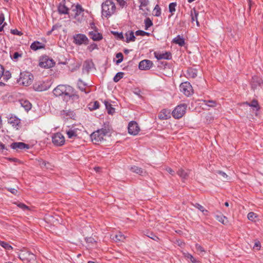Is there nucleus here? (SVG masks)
Wrapping results in <instances>:
<instances>
[{"instance_id":"f257e3e1","label":"nucleus","mask_w":263,"mask_h":263,"mask_svg":"<svg viewBox=\"0 0 263 263\" xmlns=\"http://www.w3.org/2000/svg\"><path fill=\"white\" fill-rule=\"evenodd\" d=\"M53 93L56 97H62L66 101L70 99L77 100L79 98L78 95L74 94L73 88L67 85H59L53 90Z\"/></svg>"},{"instance_id":"f03ea898","label":"nucleus","mask_w":263,"mask_h":263,"mask_svg":"<svg viewBox=\"0 0 263 263\" xmlns=\"http://www.w3.org/2000/svg\"><path fill=\"white\" fill-rule=\"evenodd\" d=\"M116 10V5L112 0H105L102 4V14L106 18L114 14Z\"/></svg>"},{"instance_id":"7ed1b4c3","label":"nucleus","mask_w":263,"mask_h":263,"mask_svg":"<svg viewBox=\"0 0 263 263\" xmlns=\"http://www.w3.org/2000/svg\"><path fill=\"white\" fill-rule=\"evenodd\" d=\"M110 132L109 128H102L101 129H98L90 135V138L92 142L94 144H98L99 142L102 141L104 140V138Z\"/></svg>"},{"instance_id":"20e7f679","label":"nucleus","mask_w":263,"mask_h":263,"mask_svg":"<svg viewBox=\"0 0 263 263\" xmlns=\"http://www.w3.org/2000/svg\"><path fill=\"white\" fill-rule=\"evenodd\" d=\"M33 78V77L31 73L24 71L21 72L18 82L24 86H29L32 83Z\"/></svg>"},{"instance_id":"39448f33","label":"nucleus","mask_w":263,"mask_h":263,"mask_svg":"<svg viewBox=\"0 0 263 263\" xmlns=\"http://www.w3.org/2000/svg\"><path fill=\"white\" fill-rule=\"evenodd\" d=\"M186 105L182 104L178 105L172 111V115L175 119L181 118L185 113Z\"/></svg>"},{"instance_id":"423d86ee","label":"nucleus","mask_w":263,"mask_h":263,"mask_svg":"<svg viewBox=\"0 0 263 263\" xmlns=\"http://www.w3.org/2000/svg\"><path fill=\"white\" fill-rule=\"evenodd\" d=\"M39 66L42 68H49L53 67L54 62L47 56L42 57L40 59Z\"/></svg>"},{"instance_id":"0eeeda50","label":"nucleus","mask_w":263,"mask_h":263,"mask_svg":"<svg viewBox=\"0 0 263 263\" xmlns=\"http://www.w3.org/2000/svg\"><path fill=\"white\" fill-rule=\"evenodd\" d=\"M180 90L186 96L191 95L193 91L192 86L188 82L182 83L180 85Z\"/></svg>"},{"instance_id":"6e6552de","label":"nucleus","mask_w":263,"mask_h":263,"mask_svg":"<svg viewBox=\"0 0 263 263\" xmlns=\"http://www.w3.org/2000/svg\"><path fill=\"white\" fill-rule=\"evenodd\" d=\"M52 141L56 146H62L65 143V138L61 133H57L52 136Z\"/></svg>"},{"instance_id":"1a4fd4ad","label":"nucleus","mask_w":263,"mask_h":263,"mask_svg":"<svg viewBox=\"0 0 263 263\" xmlns=\"http://www.w3.org/2000/svg\"><path fill=\"white\" fill-rule=\"evenodd\" d=\"M74 43L77 45L82 44L87 45L88 44V39L87 36L83 34H77L73 36Z\"/></svg>"},{"instance_id":"9d476101","label":"nucleus","mask_w":263,"mask_h":263,"mask_svg":"<svg viewBox=\"0 0 263 263\" xmlns=\"http://www.w3.org/2000/svg\"><path fill=\"white\" fill-rule=\"evenodd\" d=\"M128 133L130 135H136L140 131V128L136 122L131 121L128 124Z\"/></svg>"},{"instance_id":"9b49d317","label":"nucleus","mask_w":263,"mask_h":263,"mask_svg":"<svg viewBox=\"0 0 263 263\" xmlns=\"http://www.w3.org/2000/svg\"><path fill=\"white\" fill-rule=\"evenodd\" d=\"M153 62L148 60H144L141 61L139 64V68L142 70H147L149 69L153 66Z\"/></svg>"},{"instance_id":"f8f14e48","label":"nucleus","mask_w":263,"mask_h":263,"mask_svg":"<svg viewBox=\"0 0 263 263\" xmlns=\"http://www.w3.org/2000/svg\"><path fill=\"white\" fill-rule=\"evenodd\" d=\"M10 146L11 148L15 149L16 151H20L24 149H28L29 148L28 144L21 142L12 143Z\"/></svg>"},{"instance_id":"ddd939ff","label":"nucleus","mask_w":263,"mask_h":263,"mask_svg":"<svg viewBox=\"0 0 263 263\" xmlns=\"http://www.w3.org/2000/svg\"><path fill=\"white\" fill-rule=\"evenodd\" d=\"M263 86V81L257 77H254L252 78V80L251 81V87L252 89L254 90L258 88V87H261Z\"/></svg>"},{"instance_id":"4468645a","label":"nucleus","mask_w":263,"mask_h":263,"mask_svg":"<svg viewBox=\"0 0 263 263\" xmlns=\"http://www.w3.org/2000/svg\"><path fill=\"white\" fill-rule=\"evenodd\" d=\"M8 123L16 129H19L21 126V120L16 116H11L8 119Z\"/></svg>"},{"instance_id":"2eb2a0df","label":"nucleus","mask_w":263,"mask_h":263,"mask_svg":"<svg viewBox=\"0 0 263 263\" xmlns=\"http://www.w3.org/2000/svg\"><path fill=\"white\" fill-rule=\"evenodd\" d=\"M154 55L155 57L158 60L162 59L170 60L172 58V54L170 52H165L164 53L155 52Z\"/></svg>"},{"instance_id":"dca6fc26","label":"nucleus","mask_w":263,"mask_h":263,"mask_svg":"<svg viewBox=\"0 0 263 263\" xmlns=\"http://www.w3.org/2000/svg\"><path fill=\"white\" fill-rule=\"evenodd\" d=\"M33 87L36 91H42L47 90L49 86L45 82L40 81L35 83Z\"/></svg>"},{"instance_id":"f3484780","label":"nucleus","mask_w":263,"mask_h":263,"mask_svg":"<svg viewBox=\"0 0 263 263\" xmlns=\"http://www.w3.org/2000/svg\"><path fill=\"white\" fill-rule=\"evenodd\" d=\"M19 257L21 260L25 261L29 259H34V255L33 253L27 251L21 253L19 255Z\"/></svg>"},{"instance_id":"a211bd4d","label":"nucleus","mask_w":263,"mask_h":263,"mask_svg":"<svg viewBox=\"0 0 263 263\" xmlns=\"http://www.w3.org/2000/svg\"><path fill=\"white\" fill-rule=\"evenodd\" d=\"M158 118L162 120H167L171 118V110L166 109H162L159 114Z\"/></svg>"},{"instance_id":"6ab92c4d","label":"nucleus","mask_w":263,"mask_h":263,"mask_svg":"<svg viewBox=\"0 0 263 263\" xmlns=\"http://www.w3.org/2000/svg\"><path fill=\"white\" fill-rule=\"evenodd\" d=\"M89 36L95 41H100L103 38L102 35L97 31H92L89 32Z\"/></svg>"},{"instance_id":"aec40b11","label":"nucleus","mask_w":263,"mask_h":263,"mask_svg":"<svg viewBox=\"0 0 263 263\" xmlns=\"http://www.w3.org/2000/svg\"><path fill=\"white\" fill-rule=\"evenodd\" d=\"M58 12L61 14H68L69 9L64 3H61L58 6Z\"/></svg>"},{"instance_id":"412c9836","label":"nucleus","mask_w":263,"mask_h":263,"mask_svg":"<svg viewBox=\"0 0 263 263\" xmlns=\"http://www.w3.org/2000/svg\"><path fill=\"white\" fill-rule=\"evenodd\" d=\"M197 76V70L196 69L189 68L187 70L186 77L188 79H194Z\"/></svg>"},{"instance_id":"4be33fe9","label":"nucleus","mask_w":263,"mask_h":263,"mask_svg":"<svg viewBox=\"0 0 263 263\" xmlns=\"http://www.w3.org/2000/svg\"><path fill=\"white\" fill-rule=\"evenodd\" d=\"M112 239L116 242H123L125 239V237L121 232L112 235Z\"/></svg>"},{"instance_id":"5701e85b","label":"nucleus","mask_w":263,"mask_h":263,"mask_svg":"<svg viewBox=\"0 0 263 263\" xmlns=\"http://www.w3.org/2000/svg\"><path fill=\"white\" fill-rule=\"evenodd\" d=\"M30 48L32 50L36 51L39 49L44 48L45 45L40 42L35 41L31 44Z\"/></svg>"},{"instance_id":"b1692460","label":"nucleus","mask_w":263,"mask_h":263,"mask_svg":"<svg viewBox=\"0 0 263 263\" xmlns=\"http://www.w3.org/2000/svg\"><path fill=\"white\" fill-rule=\"evenodd\" d=\"M126 42L129 43L130 42H134L136 40V37L134 35V33L133 31H128L125 33Z\"/></svg>"},{"instance_id":"393cba45","label":"nucleus","mask_w":263,"mask_h":263,"mask_svg":"<svg viewBox=\"0 0 263 263\" xmlns=\"http://www.w3.org/2000/svg\"><path fill=\"white\" fill-rule=\"evenodd\" d=\"M198 15V12L196 10L195 8H193L191 10V20L192 22H193L194 21H196L197 25L198 26H199V22L197 20V16Z\"/></svg>"},{"instance_id":"a878e982","label":"nucleus","mask_w":263,"mask_h":263,"mask_svg":"<svg viewBox=\"0 0 263 263\" xmlns=\"http://www.w3.org/2000/svg\"><path fill=\"white\" fill-rule=\"evenodd\" d=\"M73 11L75 12L74 14V18H77V17L81 15L82 13H83L84 10L83 9L82 7L79 5H77L74 7V8L72 10Z\"/></svg>"},{"instance_id":"bb28decb","label":"nucleus","mask_w":263,"mask_h":263,"mask_svg":"<svg viewBox=\"0 0 263 263\" xmlns=\"http://www.w3.org/2000/svg\"><path fill=\"white\" fill-rule=\"evenodd\" d=\"M173 42L176 44H178L180 46H183L185 44L184 39L179 35H177L173 39Z\"/></svg>"},{"instance_id":"cd10ccee","label":"nucleus","mask_w":263,"mask_h":263,"mask_svg":"<svg viewBox=\"0 0 263 263\" xmlns=\"http://www.w3.org/2000/svg\"><path fill=\"white\" fill-rule=\"evenodd\" d=\"M243 104H247V105H248L251 107L255 108L257 110L259 109V104L258 103L257 101L256 100H253L251 103L246 102H244Z\"/></svg>"},{"instance_id":"c85d7f7f","label":"nucleus","mask_w":263,"mask_h":263,"mask_svg":"<svg viewBox=\"0 0 263 263\" xmlns=\"http://www.w3.org/2000/svg\"><path fill=\"white\" fill-rule=\"evenodd\" d=\"M215 217L219 222L223 224H226L228 223L227 218L223 215H217Z\"/></svg>"},{"instance_id":"c756f323","label":"nucleus","mask_w":263,"mask_h":263,"mask_svg":"<svg viewBox=\"0 0 263 263\" xmlns=\"http://www.w3.org/2000/svg\"><path fill=\"white\" fill-rule=\"evenodd\" d=\"M104 104H105L106 108L107 110V112L109 114L112 115L115 112V108L112 107V105L110 103H109L107 101H105Z\"/></svg>"},{"instance_id":"7c9ffc66","label":"nucleus","mask_w":263,"mask_h":263,"mask_svg":"<svg viewBox=\"0 0 263 263\" xmlns=\"http://www.w3.org/2000/svg\"><path fill=\"white\" fill-rule=\"evenodd\" d=\"M130 170L133 173H135L141 175H142L144 173H145L143 169L136 166L131 167Z\"/></svg>"},{"instance_id":"2f4dec72","label":"nucleus","mask_w":263,"mask_h":263,"mask_svg":"<svg viewBox=\"0 0 263 263\" xmlns=\"http://www.w3.org/2000/svg\"><path fill=\"white\" fill-rule=\"evenodd\" d=\"M66 133L69 138L74 139L77 137V134L76 129H69L66 132Z\"/></svg>"},{"instance_id":"473e14b6","label":"nucleus","mask_w":263,"mask_h":263,"mask_svg":"<svg viewBox=\"0 0 263 263\" xmlns=\"http://www.w3.org/2000/svg\"><path fill=\"white\" fill-rule=\"evenodd\" d=\"M205 105H207L209 107H214L217 106V102L215 101L209 100H204L203 101Z\"/></svg>"},{"instance_id":"72a5a7b5","label":"nucleus","mask_w":263,"mask_h":263,"mask_svg":"<svg viewBox=\"0 0 263 263\" xmlns=\"http://www.w3.org/2000/svg\"><path fill=\"white\" fill-rule=\"evenodd\" d=\"M92 65H93V63L91 62L86 61L85 62L84 65H83L84 69L87 72H89V70L91 69Z\"/></svg>"},{"instance_id":"f704fd0d","label":"nucleus","mask_w":263,"mask_h":263,"mask_svg":"<svg viewBox=\"0 0 263 263\" xmlns=\"http://www.w3.org/2000/svg\"><path fill=\"white\" fill-rule=\"evenodd\" d=\"M99 107V103L98 101L91 102L89 104L88 108L90 110L97 109Z\"/></svg>"},{"instance_id":"c9c22d12","label":"nucleus","mask_w":263,"mask_h":263,"mask_svg":"<svg viewBox=\"0 0 263 263\" xmlns=\"http://www.w3.org/2000/svg\"><path fill=\"white\" fill-rule=\"evenodd\" d=\"M178 175L182 179H186L188 176V173L184 170L181 168L177 172Z\"/></svg>"},{"instance_id":"e433bc0d","label":"nucleus","mask_w":263,"mask_h":263,"mask_svg":"<svg viewBox=\"0 0 263 263\" xmlns=\"http://www.w3.org/2000/svg\"><path fill=\"white\" fill-rule=\"evenodd\" d=\"M144 24H145V29L147 30L148 28L151 27L153 25V22L151 21V20L147 17L144 20Z\"/></svg>"},{"instance_id":"4c0bfd02","label":"nucleus","mask_w":263,"mask_h":263,"mask_svg":"<svg viewBox=\"0 0 263 263\" xmlns=\"http://www.w3.org/2000/svg\"><path fill=\"white\" fill-rule=\"evenodd\" d=\"M78 86L79 88L82 91H85L86 93H87L89 92V91H86V89L85 88V85L83 83V82L81 80H79L78 83Z\"/></svg>"},{"instance_id":"58836bf2","label":"nucleus","mask_w":263,"mask_h":263,"mask_svg":"<svg viewBox=\"0 0 263 263\" xmlns=\"http://www.w3.org/2000/svg\"><path fill=\"white\" fill-rule=\"evenodd\" d=\"M124 73L122 72H118L114 78V81L118 82L121 78H123Z\"/></svg>"},{"instance_id":"ea45409f","label":"nucleus","mask_w":263,"mask_h":263,"mask_svg":"<svg viewBox=\"0 0 263 263\" xmlns=\"http://www.w3.org/2000/svg\"><path fill=\"white\" fill-rule=\"evenodd\" d=\"M21 104L26 110H29L31 109V104L27 101H24L23 103H21Z\"/></svg>"},{"instance_id":"a19ab883","label":"nucleus","mask_w":263,"mask_h":263,"mask_svg":"<svg viewBox=\"0 0 263 263\" xmlns=\"http://www.w3.org/2000/svg\"><path fill=\"white\" fill-rule=\"evenodd\" d=\"M22 57V54L18 52L14 53L13 55L11 56V59L14 61H17L20 58Z\"/></svg>"},{"instance_id":"79ce46f5","label":"nucleus","mask_w":263,"mask_h":263,"mask_svg":"<svg viewBox=\"0 0 263 263\" xmlns=\"http://www.w3.org/2000/svg\"><path fill=\"white\" fill-rule=\"evenodd\" d=\"M0 245L6 250H10L12 249V247L6 242L0 241Z\"/></svg>"},{"instance_id":"37998d69","label":"nucleus","mask_w":263,"mask_h":263,"mask_svg":"<svg viewBox=\"0 0 263 263\" xmlns=\"http://www.w3.org/2000/svg\"><path fill=\"white\" fill-rule=\"evenodd\" d=\"M154 15L159 16L161 14V9L158 5H157L154 9Z\"/></svg>"},{"instance_id":"c03bdc74","label":"nucleus","mask_w":263,"mask_h":263,"mask_svg":"<svg viewBox=\"0 0 263 263\" xmlns=\"http://www.w3.org/2000/svg\"><path fill=\"white\" fill-rule=\"evenodd\" d=\"M116 57L118 59L116 61V64H119L123 61V54L121 52H119L116 54Z\"/></svg>"},{"instance_id":"a18cd8bd","label":"nucleus","mask_w":263,"mask_h":263,"mask_svg":"<svg viewBox=\"0 0 263 263\" xmlns=\"http://www.w3.org/2000/svg\"><path fill=\"white\" fill-rule=\"evenodd\" d=\"M61 114L62 115L66 117H71L72 116H73V111L70 110H63L62 111Z\"/></svg>"},{"instance_id":"49530a36","label":"nucleus","mask_w":263,"mask_h":263,"mask_svg":"<svg viewBox=\"0 0 263 263\" xmlns=\"http://www.w3.org/2000/svg\"><path fill=\"white\" fill-rule=\"evenodd\" d=\"M18 207L22 209L23 211L30 210L29 208L23 203H15Z\"/></svg>"},{"instance_id":"de8ad7c7","label":"nucleus","mask_w":263,"mask_h":263,"mask_svg":"<svg viewBox=\"0 0 263 263\" xmlns=\"http://www.w3.org/2000/svg\"><path fill=\"white\" fill-rule=\"evenodd\" d=\"M135 34L137 36H138V35H141V36L147 35V36H149V34H150L149 33L145 32V31H143V30H137V31H136Z\"/></svg>"},{"instance_id":"09e8293b","label":"nucleus","mask_w":263,"mask_h":263,"mask_svg":"<svg viewBox=\"0 0 263 263\" xmlns=\"http://www.w3.org/2000/svg\"><path fill=\"white\" fill-rule=\"evenodd\" d=\"M217 173L218 174L221 175L224 181H227V180H229V178L228 176L224 172L221 171H217Z\"/></svg>"},{"instance_id":"8fccbe9b","label":"nucleus","mask_w":263,"mask_h":263,"mask_svg":"<svg viewBox=\"0 0 263 263\" xmlns=\"http://www.w3.org/2000/svg\"><path fill=\"white\" fill-rule=\"evenodd\" d=\"M177 4L176 3H172L169 5V11L172 14L176 11L175 7Z\"/></svg>"},{"instance_id":"3c124183","label":"nucleus","mask_w":263,"mask_h":263,"mask_svg":"<svg viewBox=\"0 0 263 263\" xmlns=\"http://www.w3.org/2000/svg\"><path fill=\"white\" fill-rule=\"evenodd\" d=\"M38 162H39V165L41 167L48 168V166H47V164H49V163L48 162H46V161H44L42 159L38 160Z\"/></svg>"},{"instance_id":"603ef678","label":"nucleus","mask_w":263,"mask_h":263,"mask_svg":"<svg viewBox=\"0 0 263 263\" xmlns=\"http://www.w3.org/2000/svg\"><path fill=\"white\" fill-rule=\"evenodd\" d=\"M256 217V214L253 212H250L248 214V218L249 220L254 221Z\"/></svg>"},{"instance_id":"864d4df0","label":"nucleus","mask_w":263,"mask_h":263,"mask_svg":"<svg viewBox=\"0 0 263 263\" xmlns=\"http://www.w3.org/2000/svg\"><path fill=\"white\" fill-rule=\"evenodd\" d=\"M196 249L197 251H199L200 253H205V250L199 244H196Z\"/></svg>"},{"instance_id":"5fc2aeb1","label":"nucleus","mask_w":263,"mask_h":263,"mask_svg":"<svg viewBox=\"0 0 263 263\" xmlns=\"http://www.w3.org/2000/svg\"><path fill=\"white\" fill-rule=\"evenodd\" d=\"M187 258L190 259L193 263L196 262V259L190 254H186L185 256Z\"/></svg>"},{"instance_id":"6e6d98bb","label":"nucleus","mask_w":263,"mask_h":263,"mask_svg":"<svg viewBox=\"0 0 263 263\" xmlns=\"http://www.w3.org/2000/svg\"><path fill=\"white\" fill-rule=\"evenodd\" d=\"M192 205L195 207L196 208L198 209L199 210H200L201 212L203 211V209H204V207L199 204V203H196L195 204L194 203H192Z\"/></svg>"},{"instance_id":"4d7b16f0","label":"nucleus","mask_w":263,"mask_h":263,"mask_svg":"<svg viewBox=\"0 0 263 263\" xmlns=\"http://www.w3.org/2000/svg\"><path fill=\"white\" fill-rule=\"evenodd\" d=\"M11 33L13 34L18 35H21L23 34V33L21 31H19L16 29H11Z\"/></svg>"},{"instance_id":"13d9d810","label":"nucleus","mask_w":263,"mask_h":263,"mask_svg":"<svg viewBox=\"0 0 263 263\" xmlns=\"http://www.w3.org/2000/svg\"><path fill=\"white\" fill-rule=\"evenodd\" d=\"M148 0H142L140 1V7H146L148 4Z\"/></svg>"},{"instance_id":"bf43d9fd","label":"nucleus","mask_w":263,"mask_h":263,"mask_svg":"<svg viewBox=\"0 0 263 263\" xmlns=\"http://www.w3.org/2000/svg\"><path fill=\"white\" fill-rule=\"evenodd\" d=\"M7 190L15 195H17L18 192L16 189L13 188H7Z\"/></svg>"},{"instance_id":"052dcab7","label":"nucleus","mask_w":263,"mask_h":263,"mask_svg":"<svg viewBox=\"0 0 263 263\" xmlns=\"http://www.w3.org/2000/svg\"><path fill=\"white\" fill-rule=\"evenodd\" d=\"M113 33L117 35L118 39L122 40L124 38L123 35L122 33H118L117 32H114Z\"/></svg>"},{"instance_id":"680f3d73","label":"nucleus","mask_w":263,"mask_h":263,"mask_svg":"<svg viewBox=\"0 0 263 263\" xmlns=\"http://www.w3.org/2000/svg\"><path fill=\"white\" fill-rule=\"evenodd\" d=\"M119 5L123 7H124L126 4V2L124 1V0H117Z\"/></svg>"},{"instance_id":"e2e57ef3","label":"nucleus","mask_w":263,"mask_h":263,"mask_svg":"<svg viewBox=\"0 0 263 263\" xmlns=\"http://www.w3.org/2000/svg\"><path fill=\"white\" fill-rule=\"evenodd\" d=\"M260 248V243L259 241L256 242L254 244V246L253 247L254 249H256L257 250H259Z\"/></svg>"},{"instance_id":"0e129e2a","label":"nucleus","mask_w":263,"mask_h":263,"mask_svg":"<svg viewBox=\"0 0 263 263\" xmlns=\"http://www.w3.org/2000/svg\"><path fill=\"white\" fill-rule=\"evenodd\" d=\"M11 77V74L9 71L6 72V74L4 76V79L6 80H8Z\"/></svg>"},{"instance_id":"69168bd1","label":"nucleus","mask_w":263,"mask_h":263,"mask_svg":"<svg viewBox=\"0 0 263 263\" xmlns=\"http://www.w3.org/2000/svg\"><path fill=\"white\" fill-rule=\"evenodd\" d=\"M5 20L4 15L2 13H0V25H2Z\"/></svg>"},{"instance_id":"338daca9","label":"nucleus","mask_w":263,"mask_h":263,"mask_svg":"<svg viewBox=\"0 0 263 263\" xmlns=\"http://www.w3.org/2000/svg\"><path fill=\"white\" fill-rule=\"evenodd\" d=\"M4 69L3 67L0 65V79L4 76Z\"/></svg>"},{"instance_id":"774afa93","label":"nucleus","mask_w":263,"mask_h":263,"mask_svg":"<svg viewBox=\"0 0 263 263\" xmlns=\"http://www.w3.org/2000/svg\"><path fill=\"white\" fill-rule=\"evenodd\" d=\"M5 146L2 143H0V152H3L4 150L5 149Z\"/></svg>"}]
</instances>
